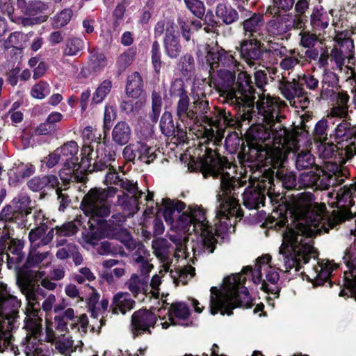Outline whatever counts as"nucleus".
<instances>
[{"mask_svg": "<svg viewBox=\"0 0 356 356\" xmlns=\"http://www.w3.org/2000/svg\"><path fill=\"white\" fill-rule=\"evenodd\" d=\"M356 189L344 186L336 193L338 211L331 216L326 212L325 204L314 202V195L305 192L296 195L291 205L290 213L297 219L296 228L286 227L282 234V243L279 249L278 258L275 266L282 271L295 268L297 272L301 264H307L311 258L315 259L316 252L312 245V236L317 234L327 233L339 223L353 218L349 208L354 204L353 195Z\"/></svg>", "mask_w": 356, "mask_h": 356, "instance_id": "1", "label": "nucleus"}, {"mask_svg": "<svg viewBox=\"0 0 356 356\" xmlns=\"http://www.w3.org/2000/svg\"><path fill=\"white\" fill-rule=\"evenodd\" d=\"M200 162L204 177L211 176L220 179V188L216 195L217 201L220 203V209L216 213L218 222L215 224L216 232H229L232 225L229 216H243L236 195L238 189L243 186L247 181L236 178L235 166L211 148H206L205 154L200 158Z\"/></svg>", "mask_w": 356, "mask_h": 356, "instance_id": "2", "label": "nucleus"}, {"mask_svg": "<svg viewBox=\"0 0 356 356\" xmlns=\"http://www.w3.org/2000/svg\"><path fill=\"white\" fill-rule=\"evenodd\" d=\"M156 204L157 212L162 213L172 230L184 234L194 232L200 237V245L193 248L194 254L214 252L217 243L214 229L209 224L205 210L201 206L191 205L184 211V202L169 198H163Z\"/></svg>", "mask_w": 356, "mask_h": 356, "instance_id": "3", "label": "nucleus"}, {"mask_svg": "<svg viewBox=\"0 0 356 356\" xmlns=\"http://www.w3.org/2000/svg\"><path fill=\"white\" fill-rule=\"evenodd\" d=\"M259 111L269 127L259 124L250 128L248 134L252 140L264 143L269 148L267 160L275 168L282 165L287 153L297 149L298 136L281 123L283 116L280 115L277 102L270 97L262 100Z\"/></svg>", "mask_w": 356, "mask_h": 356, "instance_id": "4", "label": "nucleus"}, {"mask_svg": "<svg viewBox=\"0 0 356 356\" xmlns=\"http://www.w3.org/2000/svg\"><path fill=\"white\" fill-rule=\"evenodd\" d=\"M270 259V256L266 254L257 259L254 270L250 266H247L243 268L242 273L225 277L223 280L222 290L220 291L216 286L211 287L210 290L211 314L215 315L220 312L222 315L229 316L232 314V309L236 307H251L252 300L248 289L243 286L246 280L244 275L251 273L254 283L261 284L262 271L267 270Z\"/></svg>", "mask_w": 356, "mask_h": 356, "instance_id": "5", "label": "nucleus"}, {"mask_svg": "<svg viewBox=\"0 0 356 356\" xmlns=\"http://www.w3.org/2000/svg\"><path fill=\"white\" fill-rule=\"evenodd\" d=\"M238 68H220L216 71L217 77L215 85L222 102L235 108L241 110V120L250 121L252 118L251 111L254 108L255 92L250 76L244 72H240L236 82V71Z\"/></svg>", "mask_w": 356, "mask_h": 356, "instance_id": "6", "label": "nucleus"}, {"mask_svg": "<svg viewBox=\"0 0 356 356\" xmlns=\"http://www.w3.org/2000/svg\"><path fill=\"white\" fill-rule=\"evenodd\" d=\"M98 324L97 328L95 323H89L86 314L76 316L74 309L68 308L61 315L56 316L54 322L47 321V339L49 341H54L59 337L64 336L70 330L85 334L88 328H90L91 332L99 333L103 326V320L101 319Z\"/></svg>", "mask_w": 356, "mask_h": 356, "instance_id": "7", "label": "nucleus"}, {"mask_svg": "<svg viewBox=\"0 0 356 356\" xmlns=\"http://www.w3.org/2000/svg\"><path fill=\"white\" fill-rule=\"evenodd\" d=\"M106 184H114L120 187L124 191L122 195L118 196L116 206L120 207L126 216H131L136 213L138 209V200L143 194L138 190L137 183L130 181L127 178L120 177L119 173L112 166L109 168L108 172L105 177Z\"/></svg>", "mask_w": 356, "mask_h": 356, "instance_id": "8", "label": "nucleus"}, {"mask_svg": "<svg viewBox=\"0 0 356 356\" xmlns=\"http://www.w3.org/2000/svg\"><path fill=\"white\" fill-rule=\"evenodd\" d=\"M117 191V188L113 186L90 189L84 195L81 203V208L84 214L97 223L103 221L110 215L111 204L108 200L114 197Z\"/></svg>", "mask_w": 356, "mask_h": 356, "instance_id": "9", "label": "nucleus"}, {"mask_svg": "<svg viewBox=\"0 0 356 356\" xmlns=\"http://www.w3.org/2000/svg\"><path fill=\"white\" fill-rule=\"evenodd\" d=\"M209 110V103L207 100L198 99L193 102V105L187 106L184 118L179 119L185 122L191 127L192 124L206 123L204 127L203 137L207 141H213V143L218 145L224 137L223 131L219 125H214L213 120L206 115Z\"/></svg>", "mask_w": 356, "mask_h": 356, "instance_id": "10", "label": "nucleus"}, {"mask_svg": "<svg viewBox=\"0 0 356 356\" xmlns=\"http://www.w3.org/2000/svg\"><path fill=\"white\" fill-rule=\"evenodd\" d=\"M58 149L63 165L59 173L60 179L65 184L69 181H83L82 172L86 170V155L83 154L81 161H79L77 143L74 140L68 141Z\"/></svg>", "mask_w": 356, "mask_h": 356, "instance_id": "11", "label": "nucleus"}, {"mask_svg": "<svg viewBox=\"0 0 356 356\" xmlns=\"http://www.w3.org/2000/svg\"><path fill=\"white\" fill-rule=\"evenodd\" d=\"M343 170L338 164L328 162L324 170L302 173L298 179V184L301 188L325 190L331 185L343 181Z\"/></svg>", "mask_w": 356, "mask_h": 356, "instance_id": "12", "label": "nucleus"}, {"mask_svg": "<svg viewBox=\"0 0 356 356\" xmlns=\"http://www.w3.org/2000/svg\"><path fill=\"white\" fill-rule=\"evenodd\" d=\"M30 196L24 192L18 193L12 200L11 204L5 207L1 216L6 221L14 222L19 227L29 229L32 222H29V215L33 207Z\"/></svg>", "mask_w": 356, "mask_h": 356, "instance_id": "13", "label": "nucleus"}, {"mask_svg": "<svg viewBox=\"0 0 356 356\" xmlns=\"http://www.w3.org/2000/svg\"><path fill=\"white\" fill-rule=\"evenodd\" d=\"M25 328L27 334L22 347L26 356H46L42 350L43 344L39 339L42 331V318L37 316L35 312L26 318Z\"/></svg>", "mask_w": 356, "mask_h": 356, "instance_id": "14", "label": "nucleus"}, {"mask_svg": "<svg viewBox=\"0 0 356 356\" xmlns=\"http://www.w3.org/2000/svg\"><path fill=\"white\" fill-rule=\"evenodd\" d=\"M163 34H165L163 45L165 54L171 58H177L181 51L177 26L169 21L158 22L154 27L155 37L159 38Z\"/></svg>", "mask_w": 356, "mask_h": 356, "instance_id": "15", "label": "nucleus"}, {"mask_svg": "<svg viewBox=\"0 0 356 356\" xmlns=\"http://www.w3.org/2000/svg\"><path fill=\"white\" fill-rule=\"evenodd\" d=\"M206 52V65L211 77L216 71L220 68L236 69L239 63L236 60L231 51H226L222 47H204Z\"/></svg>", "mask_w": 356, "mask_h": 356, "instance_id": "16", "label": "nucleus"}, {"mask_svg": "<svg viewBox=\"0 0 356 356\" xmlns=\"http://www.w3.org/2000/svg\"><path fill=\"white\" fill-rule=\"evenodd\" d=\"M335 138L339 144L340 155L346 159H351L356 155V127L343 120L335 128Z\"/></svg>", "mask_w": 356, "mask_h": 356, "instance_id": "17", "label": "nucleus"}, {"mask_svg": "<svg viewBox=\"0 0 356 356\" xmlns=\"http://www.w3.org/2000/svg\"><path fill=\"white\" fill-rule=\"evenodd\" d=\"M118 239L129 250H136L134 254V259L138 265V268L141 273L140 277L146 276L148 277V274L153 268V265L149 263L150 254L145 247L142 243H137L126 231L120 233L118 236Z\"/></svg>", "mask_w": 356, "mask_h": 356, "instance_id": "18", "label": "nucleus"}, {"mask_svg": "<svg viewBox=\"0 0 356 356\" xmlns=\"http://www.w3.org/2000/svg\"><path fill=\"white\" fill-rule=\"evenodd\" d=\"M278 88L281 94L289 102L291 105L302 109L308 106L309 103V99L305 96L303 88L295 79L289 81L282 77L279 81Z\"/></svg>", "mask_w": 356, "mask_h": 356, "instance_id": "19", "label": "nucleus"}, {"mask_svg": "<svg viewBox=\"0 0 356 356\" xmlns=\"http://www.w3.org/2000/svg\"><path fill=\"white\" fill-rule=\"evenodd\" d=\"M269 180L254 179L243 193L244 206L249 209H259L264 206Z\"/></svg>", "mask_w": 356, "mask_h": 356, "instance_id": "20", "label": "nucleus"}, {"mask_svg": "<svg viewBox=\"0 0 356 356\" xmlns=\"http://www.w3.org/2000/svg\"><path fill=\"white\" fill-rule=\"evenodd\" d=\"M334 40L337 43L330 54V60L334 62L337 69L342 70L346 58L353 57L355 46L353 40L348 36V32L338 33Z\"/></svg>", "mask_w": 356, "mask_h": 356, "instance_id": "21", "label": "nucleus"}, {"mask_svg": "<svg viewBox=\"0 0 356 356\" xmlns=\"http://www.w3.org/2000/svg\"><path fill=\"white\" fill-rule=\"evenodd\" d=\"M302 19H290L286 17H275L264 26V34L266 40H272L271 38L281 36L296 26L300 29L302 26Z\"/></svg>", "mask_w": 356, "mask_h": 356, "instance_id": "22", "label": "nucleus"}, {"mask_svg": "<svg viewBox=\"0 0 356 356\" xmlns=\"http://www.w3.org/2000/svg\"><path fill=\"white\" fill-rule=\"evenodd\" d=\"M241 25L243 28V39L266 40L264 34L265 19L260 13H252Z\"/></svg>", "mask_w": 356, "mask_h": 356, "instance_id": "23", "label": "nucleus"}, {"mask_svg": "<svg viewBox=\"0 0 356 356\" xmlns=\"http://www.w3.org/2000/svg\"><path fill=\"white\" fill-rule=\"evenodd\" d=\"M19 287L22 293L25 295L28 301L29 307L27 308L26 318H29V315H32L33 312H35L37 316H39V296L46 297L45 291L40 286H35L31 283L25 280L19 282Z\"/></svg>", "mask_w": 356, "mask_h": 356, "instance_id": "24", "label": "nucleus"}, {"mask_svg": "<svg viewBox=\"0 0 356 356\" xmlns=\"http://www.w3.org/2000/svg\"><path fill=\"white\" fill-rule=\"evenodd\" d=\"M24 248V242L18 239H12L8 246L7 252L3 251L6 249L5 242L0 241V261L3 262L4 259L7 261L8 268H11L13 264H19L22 262L24 254L22 252Z\"/></svg>", "mask_w": 356, "mask_h": 356, "instance_id": "25", "label": "nucleus"}, {"mask_svg": "<svg viewBox=\"0 0 356 356\" xmlns=\"http://www.w3.org/2000/svg\"><path fill=\"white\" fill-rule=\"evenodd\" d=\"M156 322L154 314L146 310L140 309L135 312L131 318L132 333L134 337L146 331L149 332V327H154Z\"/></svg>", "mask_w": 356, "mask_h": 356, "instance_id": "26", "label": "nucleus"}, {"mask_svg": "<svg viewBox=\"0 0 356 356\" xmlns=\"http://www.w3.org/2000/svg\"><path fill=\"white\" fill-rule=\"evenodd\" d=\"M21 307V301L10 293L7 284L0 283V314L13 316Z\"/></svg>", "mask_w": 356, "mask_h": 356, "instance_id": "27", "label": "nucleus"}, {"mask_svg": "<svg viewBox=\"0 0 356 356\" xmlns=\"http://www.w3.org/2000/svg\"><path fill=\"white\" fill-rule=\"evenodd\" d=\"M261 41L259 40H245L242 39L240 42L238 49L240 50L242 58L249 64L254 63L258 60L261 56Z\"/></svg>", "mask_w": 356, "mask_h": 356, "instance_id": "28", "label": "nucleus"}, {"mask_svg": "<svg viewBox=\"0 0 356 356\" xmlns=\"http://www.w3.org/2000/svg\"><path fill=\"white\" fill-rule=\"evenodd\" d=\"M97 144V147L99 145H101L99 141H94L93 143L88 146H83L82 149V154L86 155V161L89 163V165H93V170L97 171H102L106 168H111V161H114L115 159L113 157V154L111 153H109L108 155L105 154L104 157L101 158L100 159H95L93 158V148L94 145Z\"/></svg>", "mask_w": 356, "mask_h": 356, "instance_id": "29", "label": "nucleus"}, {"mask_svg": "<svg viewBox=\"0 0 356 356\" xmlns=\"http://www.w3.org/2000/svg\"><path fill=\"white\" fill-rule=\"evenodd\" d=\"M152 246L154 254L162 263L164 270L165 272L170 270L173 259L170 254V243L163 238H158L152 241Z\"/></svg>", "mask_w": 356, "mask_h": 356, "instance_id": "30", "label": "nucleus"}, {"mask_svg": "<svg viewBox=\"0 0 356 356\" xmlns=\"http://www.w3.org/2000/svg\"><path fill=\"white\" fill-rule=\"evenodd\" d=\"M170 92L171 95L179 97L177 105V115L178 118H184L189 98L185 91L183 80L176 79L172 83Z\"/></svg>", "mask_w": 356, "mask_h": 356, "instance_id": "31", "label": "nucleus"}, {"mask_svg": "<svg viewBox=\"0 0 356 356\" xmlns=\"http://www.w3.org/2000/svg\"><path fill=\"white\" fill-rule=\"evenodd\" d=\"M19 309L17 310L16 315L13 316H8L0 314V352H3L6 350H9L13 352L15 356H17L19 354V349L17 346H15L13 344L12 339L9 337H6L4 336L5 324L10 325L15 319L18 316Z\"/></svg>", "mask_w": 356, "mask_h": 356, "instance_id": "32", "label": "nucleus"}, {"mask_svg": "<svg viewBox=\"0 0 356 356\" xmlns=\"http://www.w3.org/2000/svg\"><path fill=\"white\" fill-rule=\"evenodd\" d=\"M19 309L17 310L16 315L13 316H8L0 314V352H3L6 350H9L13 352L15 356H17L19 354V349L17 346H15L13 344L12 339L9 337H6L4 336L5 324L10 325L15 319L18 316Z\"/></svg>", "mask_w": 356, "mask_h": 356, "instance_id": "33", "label": "nucleus"}, {"mask_svg": "<svg viewBox=\"0 0 356 356\" xmlns=\"http://www.w3.org/2000/svg\"><path fill=\"white\" fill-rule=\"evenodd\" d=\"M47 228L43 227H36L29 232V238L31 243V248L38 249L42 246L49 244L54 238V229H51L45 234Z\"/></svg>", "mask_w": 356, "mask_h": 356, "instance_id": "34", "label": "nucleus"}, {"mask_svg": "<svg viewBox=\"0 0 356 356\" xmlns=\"http://www.w3.org/2000/svg\"><path fill=\"white\" fill-rule=\"evenodd\" d=\"M35 171V168L32 164L21 163L10 170L9 183L10 185L15 186L25 178L33 175Z\"/></svg>", "mask_w": 356, "mask_h": 356, "instance_id": "35", "label": "nucleus"}, {"mask_svg": "<svg viewBox=\"0 0 356 356\" xmlns=\"http://www.w3.org/2000/svg\"><path fill=\"white\" fill-rule=\"evenodd\" d=\"M134 305L135 301L131 299L128 292H118L113 298L111 307L113 313L121 312L124 314L132 309Z\"/></svg>", "mask_w": 356, "mask_h": 356, "instance_id": "36", "label": "nucleus"}, {"mask_svg": "<svg viewBox=\"0 0 356 356\" xmlns=\"http://www.w3.org/2000/svg\"><path fill=\"white\" fill-rule=\"evenodd\" d=\"M126 286L130 292L136 297L139 293H149V278L146 276L140 277L134 273L125 283Z\"/></svg>", "mask_w": 356, "mask_h": 356, "instance_id": "37", "label": "nucleus"}, {"mask_svg": "<svg viewBox=\"0 0 356 356\" xmlns=\"http://www.w3.org/2000/svg\"><path fill=\"white\" fill-rule=\"evenodd\" d=\"M337 265L330 261H318L313 268V278L316 280L317 284H323L331 276L332 270L337 268Z\"/></svg>", "mask_w": 356, "mask_h": 356, "instance_id": "38", "label": "nucleus"}, {"mask_svg": "<svg viewBox=\"0 0 356 356\" xmlns=\"http://www.w3.org/2000/svg\"><path fill=\"white\" fill-rule=\"evenodd\" d=\"M131 136V129L129 124L124 121L118 122L112 131L113 141L119 145H124L130 140Z\"/></svg>", "mask_w": 356, "mask_h": 356, "instance_id": "39", "label": "nucleus"}, {"mask_svg": "<svg viewBox=\"0 0 356 356\" xmlns=\"http://www.w3.org/2000/svg\"><path fill=\"white\" fill-rule=\"evenodd\" d=\"M339 144L334 145L333 143H326L324 141L318 142V145H317L318 153L321 158L323 159H328L332 158L333 156H339V162L340 163V167L342 164H344L346 161L350 159H346V158H343L340 155V149L338 147ZM339 166V165H338ZM343 170L342 168H341ZM345 174V171H343Z\"/></svg>", "mask_w": 356, "mask_h": 356, "instance_id": "40", "label": "nucleus"}, {"mask_svg": "<svg viewBox=\"0 0 356 356\" xmlns=\"http://www.w3.org/2000/svg\"><path fill=\"white\" fill-rule=\"evenodd\" d=\"M85 49V42L76 36L68 37L64 43L63 54L66 56H80Z\"/></svg>", "mask_w": 356, "mask_h": 356, "instance_id": "41", "label": "nucleus"}, {"mask_svg": "<svg viewBox=\"0 0 356 356\" xmlns=\"http://www.w3.org/2000/svg\"><path fill=\"white\" fill-rule=\"evenodd\" d=\"M169 312V320L172 325H188V324H183L178 321L186 319L189 315L190 312L186 304L184 302H177L170 306Z\"/></svg>", "mask_w": 356, "mask_h": 356, "instance_id": "42", "label": "nucleus"}, {"mask_svg": "<svg viewBox=\"0 0 356 356\" xmlns=\"http://www.w3.org/2000/svg\"><path fill=\"white\" fill-rule=\"evenodd\" d=\"M265 271L266 272V280L262 281L261 289L266 293H270L275 296V298H278L280 290L275 284L279 280V274L269 265Z\"/></svg>", "mask_w": 356, "mask_h": 356, "instance_id": "43", "label": "nucleus"}, {"mask_svg": "<svg viewBox=\"0 0 356 356\" xmlns=\"http://www.w3.org/2000/svg\"><path fill=\"white\" fill-rule=\"evenodd\" d=\"M143 92V79L138 72L129 76L126 86V93L132 98L139 97Z\"/></svg>", "mask_w": 356, "mask_h": 356, "instance_id": "44", "label": "nucleus"}, {"mask_svg": "<svg viewBox=\"0 0 356 356\" xmlns=\"http://www.w3.org/2000/svg\"><path fill=\"white\" fill-rule=\"evenodd\" d=\"M216 14L220 19L227 25L232 24L238 19V12L234 8L222 3L217 5Z\"/></svg>", "mask_w": 356, "mask_h": 356, "instance_id": "45", "label": "nucleus"}, {"mask_svg": "<svg viewBox=\"0 0 356 356\" xmlns=\"http://www.w3.org/2000/svg\"><path fill=\"white\" fill-rule=\"evenodd\" d=\"M170 273L174 283L177 285L181 284L185 285L195 275V268L191 266H186L183 268H179L175 271L170 268Z\"/></svg>", "mask_w": 356, "mask_h": 356, "instance_id": "46", "label": "nucleus"}, {"mask_svg": "<svg viewBox=\"0 0 356 356\" xmlns=\"http://www.w3.org/2000/svg\"><path fill=\"white\" fill-rule=\"evenodd\" d=\"M328 15L322 8L314 9L311 15V25L316 31L323 30L328 26Z\"/></svg>", "mask_w": 356, "mask_h": 356, "instance_id": "47", "label": "nucleus"}, {"mask_svg": "<svg viewBox=\"0 0 356 356\" xmlns=\"http://www.w3.org/2000/svg\"><path fill=\"white\" fill-rule=\"evenodd\" d=\"M267 42L264 51L273 58H283L288 53H296V49H288L281 43L273 40H265Z\"/></svg>", "mask_w": 356, "mask_h": 356, "instance_id": "48", "label": "nucleus"}, {"mask_svg": "<svg viewBox=\"0 0 356 356\" xmlns=\"http://www.w3.org/2000/svg\"><path fill=\"white\" fill-rule=\"evenodd\" d=\"M169 238L176 245L174 257L177 258V259L179 258L186 259L187 257V253L186 250V243L188 241V236L175 234L170 235Z\"/></svg>", "mask_w": 356, "mask_h": 356, "instance_id": "49", "label": "nucleus"}, {"mask_svg": "<svg viewBox=\"0 0 356 356\" xmlns=\"http://www.w3.org/2000/svg\"><path fill=\"white\" fill-rule=\"evenodd\" d=\"M145 149L143 147V142L137 141L135 143H131L127 145L122 151V155L125 160L134 161L136 159L140 161L141 152Z\"/></svg>", "mask_w": 356, "mask_h": 356, "instance_id": "50", "label": "nucleus"}, {"mask_svg": "<svg viewBox=\"0 0 356 356\" xmlns=\"http://www.w3.org/2000/svg\"><path fill=\"white\" fill-rule=\"evenodd\" d=\"M112 87L113 83L111 80L105 79L103 81L95 91L92 98V102L94 104L102 102L110 93Z\"/></svg>", "mask_w": 356, "mask_h": 356, "instance_id": "51", "label": "nucleus"}, {"mask_svg": "<svg viewBox=\"0 0 356 356\" xmlns=\"http://www.w3.org/2000/svg\"><path fill=\"white\" fill-rule=\"evenodd\" d=\"M160 127L161 132L166 136H172L175 135L176 129L179 130L178 127H175L172 114L169 112H165L161 119Z\"/></svg>", "mask_w": 356, "mask_h": 356, "instance_id": "52", "label": "nucleus"}, {"mask_svg": "<svg viewBox=\"0 0 356 356\" xmlns=\"http://www.w3.org/2000/svg\"><path fill=\"white\" fill-rule=\"evenodd\" d=\"M49 254L50 252L49 251L41 252L38 251L37 249L31 248L30 252L26 259V266L27 268L38 266L46 259H47Z\"/></svg>", "mask_w": 356, "mask_h": 356, "instance_id": "53", "label": "nucleus"}, {"mask_svg": "<svg viewBox=\"0 0 356 356\" xmlns=\"http://www.w3.org/2000/svg\"><path fill=\"white\" fill-rule=\"evenodd\" d=\"M314 157L308 151H301L297 155L296 165L298 170L309 168L314 165Z\"/></svg>", "mask_w": 356, "mask_h": 356, "instance_id": "54", "label": "nucleus"}, {"mask_svg": "<svg viewBox=\"0 0 356 356\" xmlns=\"http://www.w3.org/2000/svg\"><path fill=\"white\" fill-rule=\"evenodd\" d=\"M54 229V235L56 237H67L75 234L77 232V227L73 222L64 223L61 226H56Z\"/></svg>", "mask_w": 356, "mask_h": 356, "instance_id": "55", "label": "nucleus"}, {"mask_svg": "<svg viewBox=\"0 0 356 356\" xmlns=\"http://www.w3.org/2000/svg\"><path fill=\"white\" fill-rule=\"evenodd\" d=\"M276 176L282 181V186L286 189H292L296 185V176L291 172L279 170L277 172Z\"/></svg>", "mask_w": 356, "mask_h": 356, "instance_id": "56", "label": "nucleus"}, {"mask_svg": "<svg viewBox=\"0 0 356 356\" xmlns=\"http://www.w3.org/2000/svg\"><path fill=\"white\" fill-rule=\"evenodd\" d=\"M162 107V98L161 96L154 91L152 94V113L149 117L153 122H156L160 115Z\"/></svg>", "mask_w": 356, "mask_h": 356, "instance_id": "57", "label": "nucleus"}, {"mask_svg": "<svg viewBox=\"0 0 356 356\" xmlns=\"http://www.w3.org/2000/svg\"><path fill=\"white\" fill-rule=\"evenodd\" d=\"M298 56H299L300 58H302V56L296 51V53H288L287 56H284L282 58L280 63V67L284 70L293 69L300 62Z\"/></svg>", "mask_w": 356, "mask_h": 356, "instance_id": "58", "label": "nucleus"}, {"mask_svg": "<svg viewBox=\"0 0 356 356\" xmlns=\"http://www.w3.org/2000/svg\"><path fill=\"white\" fill-rule=\"evenodd\" d=\"M100 254H120L125 255L122 247H117L113 242L103 241L98 249Z\"/></svg>", "mask_w": 356, "mask_h": 356, "instance_id": "59", "label": "nucleus"}, {"mask_svg": "<svg viewBox=\"0 0 356 356\" xmlns=\"http://www.w3.org/2000/svg\"><path fill=\"white\" fill-rule=\"evenodd\" d=\"M50 93L49 85L44 81H40L31 89V96L35 99H42Z\"/></svg>", "mask_w": 356, "mask_h": 356, "instance_id": "60", "label": "nucleus"}, {"mask_svg": "<svg viewBox=\"0 0 356 356\" xmlns=\"http://www.w3.org/2000/svg\"><path fill=\"white\" fill-rule=\"evenodd\" d=\"M186 8L196 17L200 18L205 13V7L200 0H184Z\"/></svg>", "mask_w": 356, "mask_h": 356, "instance_id": "61", "label": "nucleus"}, {"mask_svg": "<svg viewBox=\"0 0 356 356\" xmlns=\"http://www.w3.org/2000/svg\"><path fill=\"white\" fill-rule=\"evenodd\" d=\"M154 130L153 125L150 124H145L143 122L140 124L139 128L136 131L137 138L138 141L144 142L149 141L153 136Z\"/></svg>", "mask_w": 356, "mask_h": 356, "instance_id": "62", "label": "nucleus"}, {"mask_svg": "<svg viewBox=\"0 0 356 356\" xmlns=\"http://www.w3.org/2000/svg\"><path fill=\"white\" fill-rule=\"evenodd\" d=\"M90 62L92 68L95 70H99L106 65V57L100 52L98 49H93L90 51Z\"/></svg>", "mask_w": 356, "mask_h": 356, "instance_id": "63", "label": "nucleus"}, {"mask_svg": "<svg viewBox=\"0 0 356 356\" xmlns=\"http://www.w3.org/2000/svg\"><path fill=\"white\" fill-rule=\"evenodd\" d=\"M136 55V50L133 49H128L126 52L119 56L117 60L120 70H124L134 61Z\"/></svg>", "mask_w": 356, "mask_h": 356, "instance_id": "64", "label": "nucleus"}]
</instances>
